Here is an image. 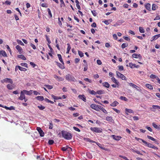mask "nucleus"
<instances>
[{"label":"nucleus","instance_id":"21","mask_svg":"<svg viewBox=\"0 0 160 160\" xmlns=\"http://www.w3.org/2000/svg\"><path fill=\"white\" fill-rule=\"evenodd\" d=\"M84 139L85 141L87 142H93V143L96 142L95 141H93L92 140L90 139V138H84Z\"/></svg>","mask_w":160,"mask_h":160},{"label":"nucleus","instance_id":"36","mask_svg":"<svg viewBox=\"0 0 160 160\" xmlns=\"http://www.w3.org/2000/svg\"><path fill=\"white\" fill-rule=\"evenodd\" d=\"M7 88L9 90H12L13 89V87L12 85L10 84H8L7 85Z\"/></svg>","mask_w":160,"mask_h":160},{"label":"nucleus","instance_id":"33","mask_svg":"<svg viewBox=\"0 0 160 160\" xmlns=\"http://www.w3.org/2000/svg\"><path fill=\"white\" fill-rule=\"evenodd\" d=\"M67 45L68 46V47L67 48V51L66 52L67 53H69V52L71 48V46L69 43H67Z\"/></svg>","mask_w":160,"mask_h":160},{"label":"nucleus","instance_id":"45","mask_svg":"<svg viewBox=\"0 0 160 160\" xmlns=\"http://www.w3.org/2000/svg\"><path fill=\"white\" fill-rule=\"evenodd\" d=\"M22 91L25 94L27 95H30V93H29V91L27 90H23Z\"/></svg>","mask_w":160,"mask_h":160},{"label":"nucleus","instance_id":"35","mask_svg":"<svg viewBox=\"0 0 160 160\" xmlns=\"http://www.w3.org/2000/svg\"><path fill=\"white\" fill-rule=\"evenodd\" d=\"M152 125L156 129H160L159 127L154 122H153L152 123Z\"/></svg>","mask_w":160,"mask_h":160},{"label":"nucleus","instance_id":"53","mask_svg":"<svg viewBox=\"0 0 160 160\" xmlns=\"http://www.w3.org/2000/svg\"><path fill=\"white\" fill-rule=\"evenodd\" d=\"M45 37H46V39L47 42H48V43H49V44L50 43H51V42L50 40V39L48 37V36L47 35H45Z\"/></svg>","mask_w":160,"mask_h":160},{"label":"nucleus","instance_id":"48","mask_svg":"<svg viewBox=\"0 0 160 160\" xmlns=\"http://www.w3.org/2000/svg\"><path fill=\"white\" fill-rule=\"evenodd\" d=\"M125 111L129 113H133V111L132 110L130 109H128L127 108L125 109Z\"/></svg>","mask_w":160,"mask_h":160},{"label":"nucleus","instance_id":"10","mask_svg":"<svg viewBox=\"0 0 160 160\" xmlns=\"http://www.w3.org/2000/svg\"><path fill=\"white\" fill-rule=\"evenodd\" d=\"M25 98V96L23 92L21 91L20 92V96L18 98V99L21 100H22Z\"/></svg>","mask_w":160,"mask_h":160},{"label":"nucleus","instance_id":"20","mask_svg":"<svg viewBox=\"0 0 160 160\" xmlns=\"http://www.w3.org/2000/svg\"><path fill=\"white\" fill-rule=\"evenodd\" d=\"M58 59L60 61L63 65H64V62H63L61 55L60 54H58Z\"/></svg>","mask_w":160,"mask_h":160},{"label":"nucleus","instance_id":"46","mask_svg":"<svg viewBox=\"0 0 160 160\" xmlns=\"http://www.w3.org/2000/svg\"><path fill=\"white\" fill-rule=\"evenodd\" d=\"M17 42H18V43L20 45H21L22 46H23L24 45V43L22 42V41H21L20 40H19L18 39L17 40Z\"/></svg>","mask_w":160,"mask_h":160},{"label":"nucleus","instance_id":"58","mask_svg":"<svg viewBox=\"0 0 160 160\" xmlns=\"http://www.w3.org/2000/svg\"><path fill=\"white\" fill-rule=\"evenodd\" d=\"M53 127V125L52 122L50 123L49 125V128L50 129H52Z\"/></svg>","mask_w":160,"mask_h":160},{"label":"nucleus","instance_id":"9","mask_svg":"<svg viewBox=\"0 0 160 160\" xmlns=\"http://www.w3.org/2000/svg\"><path fill=\"white\" fill-rule=\"evenodd\" d=\"M99 105H96L95 104H92L90 105V107L92 109L95 110L96 111H98V108H99Z\"/></svg>","mask_w":160,"mask_h":160},{"label":"nucleus","instance_id":"13","mask_svg":"<svg viewBox=\"0 0 160 160\" xmlns=\"http://www.w3.org/2000/svg\"><path fill=\"white\" fill-rule=\"evenodd\" d=\"M112 137L113 139L117 141H119L122 138V137L120 136H116L115 135H112Z\"/></svg>","mask_w":160,"mask_h":160},{"label":"nucleus","instance_id":"6","mask_svg":"<svg viewBox=\"0 0 160 160\" xmlns=\"http://www.w3.org/2000/svg\"><path fill=\"white\" fill-rule=\"evenodd\" d=\"M1 82L2 83H4V82H9L11 84L13 83L12 80L11 79L7 78L2 80Z\"/></svg>","mask_w":160,"mask_h":160},{"label":"nucleus","instance_id":"41","mask_svg":"<svg viewBox=\"0 0 160 160\" xmlns=\"http://www.w3.org/2000/svg\"><path fill=\"white\" fill-rule=\"evenodd\" d=\"M44 86L49 89H51L53 88V87L52 86L49 85H45Z\"/></svg>","mask_w":160,"mask_h":160},{"label":"nucleus","instance_id":"42","mask_svg":"<svg viewBox=\"0 0 160 160\" xmlns=\"http://www.w3.org/2000/svg\"><path fill=\"white\" fill-rule=\"evenodd\" d=\"M139 32L142 33H143L144 32V30L142 27H140L139 28Z\"/></svg>","mask_w":160,"mask_h":160},{"label":"nucleus","instance_id":"24","mask_svg":"<svg viewBox=\"0 0 160 160\" xmlns=\"http://www.w3.org/2000/svg\"><path fill=\"white\" fill-rule=\"evenodd\" d=\"M57 63V65L61 69H63L64 68V66H63V65L62 64H61L60 63L56 62Z\"/></svg>","mask_w":160,"mask_h":160},{"label":"nucleus","instance_id":"62","mask_svg":"<svg viewBox=\"0 0 160 160\" xmlns=\"http://www.w3.org/2000/svg\"><path fill=\"white\" fill-rule=\"evenodd\" d=\"M112 109L117 113H119L120 112V111L119 110H118L115 108H113Z\"/></svg>","mask_w":160,"mask_h":160},{"label":"nucleus","instance_id":"59","mask_svg":"<svg viewBox=\"0 0 160 160\" xmlns=\"http://www.w3.org/2000/svg\"><path fill=\"white\" fill-rule=\"evenodd\" d=\"M123 38L128 41H130V39L128 37L124 36L123 37Z\"/></svg>","mask_w":160,"mask_h":160},{"label":"nucleus","instance_id":"55","mask_svg":"<svg viewBox=\"0 0 160 160\" xmlns=\"http://www.w3.org/2000/svg\"><path fill=\"white\" fill-rule=\"evenodd\" d=\"M91 12L93 16L94 17L96 16L97 13L95 10L92 11Z\"/></svg>","mask_w":160,"mask_h":160},{"label":"nucleus","instance_id":"19","mask_svg":"<svg viewBox=\"0 0 160 160\" xmlns=\"http://www.w3.org/2000/svg\"><path fill=\"white\" fill-rule=\"evenodd\" d=\"M54 77L56 79H57L59 81H62L64 79L63 78L58 77L56 75H54Z\"/></svg>","mask_w":160,"mask_h":160},{"label":"nucleus","instance_id":"63","mask_svg":"<svg viewBox=\"0 0 160 160\" xmlns=\"http://www.w3.org/2000/svg\"><path fill=\"white\" fill-rule=\"evenodd\" d=\"M73 128L76 131H78V132H80V130L78 128L75 127H73Z\"/></svg>","mask_w":160,"mask_h":160},{"label":"nucleus","instance_id":"51","mask_svg":"<svg viewBox=\"0 0 160 160\" xmlns=\"http://www.w3.org/2000/svg\"><path fill=\"white\" fill-rule=\"evenodd\" d=\"M78 53L80 57H82L83 56V53L81 51L79 50L78 51Z\"/></svg>","mask_w":160,"mask_h":160},{"label":"nucleus","instance_id":"5","mask_svg":"<svg viewBox=\"0 0 160 160\" xmlns=\"http://www.w3.org/2000/svg\"><path fill=\"white\" fill-rule=\"evenodd\" d=\"M116 73L117 76L118 77L121 78L123 80H126V77L123 75L122 74L118 71H116Z\"/></svg>","mask_w":160,"mask_h":160},{"label":"nucleus","instance_id":"30","mask_svg":"<svg viewBox=\"0 0 160 160\" xmlns=\"http://www.w3.org/2000/svg\"><path fill=\"white\" fill-rule=\"evenodd\" d=\"M135 64H133L132 62H130L129 63V66L131 68H135Z\"/></svg>","mask_w":160,"mask_h":160},{"label":"nucleus","instance_id":"22","mask_svg":"<svg viewBox=\"0 0 160 160\" xmlns=\"http://www.w3.org/2000/svg\"><path fill=\"white\" fill-rule=\"evenodd\" d=\"M145 86L147 87V88L150 90H152L153 89L152 86L150 84H145Z\"/></svg>","mask_w":160,"mask_h":160},{"label":"nucleus","instance_id":"2","mask_svg":"<svg viewBox=\"0 0 160 160\" xmlns=\"http://www.w3.org/2000/svg\"><path fill=\"white\" fill-rule=\"evenodd\" d=\"M61 133L62 137L67 140H70L72 139V134L67 132L66 131H62L61 132Z\"/></svg>","mask_w":160,"mask_h":160},{"label":"nucleus","instance_id":"12","mask_svg":"<svg viewBox=\"0 0 160 160\" xmlns=\"http://www.w3.org/2000/svg\"><path fill=\"white\" fill-rule=\"evenodd\" d=\"M96 144H97V145L100 148H101V149H103V150H104L105 151H109V150L108 149V148H105V147H102V144H101L98 143V142H95Z\"/></svg>","mask_w":160,"mask_h":160},{"label":"nucleus","instance_id":"26","mask_svg":"<svg viewBox=\"0 0 160 160\" xmlns=\"http://www.w3.org/2000/svg\"><path fill=\"white\" fill-rule=\"evenodd\" d=\"M4 108L6 110H12L15 109L12 106H10V107H8L6 106H5L4 107Z\"/></svg>","mask_w":160,"mask_h":160},{"label":"nucleus","instance_id":"54","mask_svg":"<svg viewBox=\"0 0 160 160\" xmlns=\"http://www.w3.org/2000/svg\"><path fill=\"white\" fill-rule=\"evenodd\" d=\"M118 67V69L119 71H122L124 69L123 67L122 66H119Z\"/></svg>","mask_w":160,"mask_h":160},{"label":"nucleus","instance_id":"31","mask_svg":"<svg viewBox=\"0 0 160 160\" xmlns=\"http://www.w3.org/2000/svg\"><path fill=\"white\" fill-rule=\"evenodd\" d=\"M112 21V20L111 19H108L104 21H102L104 23H105L106 25H108L110 22Z\"/></svg>","mask_w":160,"mask_h":160},{"label":"nucleus","instance_id":"49","mask_svg":"<svg viewBox=\"0 0 160 160\" xmlns=\"http://www.w3.org/2000/svg\"><path fill=\"white\" fill-rule=\"evenodd\" d=\"M147 137L149 139H151L152 140L154 141H156V139H155V138H153V137H152L148 135Z\"/></svg>","mask_w":160,"mask_h":160},{"label":"nucleus","instance_id":"18","mask_svg":"<svg viewBox=\"0 0 160 160\" xmlns=\"http://www.w3.org/2000/svg\"><path fill=\"white\" fill-rule=\"evenodd\" d=\"M119 104V103L116 101H114L112 103L110 104V106L112 107H114L116 106Z\"/></svg>","mask_w":160,"mask_h":160},{"label":"nucleus","instance_id":"27","mask_svg":"<svg viewBox=\"0 0 160 160\" xmlns=\"http://www.w3.org/2000/svg\"><path fill=\"white\" fill-rule=\"evenodd\" d=\"M18 58H21L23 60H26V58L22 54L19 55L18 56Z\"/></svg>","mask_w":160,"mask_h":160},{"label":"nucleus","instance_id":"64","mask_svg":"<svg viewBox=\"0 0 160 160\" xmlns=\"http://www.w3.org/2000/svg\"><path fill=\"white\" fill-rule=\"evenodd\" d=\"M30 46L32 48L34 49H36V48L35 45L33 44L32 43H31L30 45Z\"/></svg>","mask_w":160,"mask_h":160},{"label":"nucleus","instance_id":"40","mask_svg":"<svg viewBox=\"0 0 160 160\" xmlns=\"http://www.w3.org/2000/svg\"><path fill=\"white\" fill-rule=\"evenodd\" d=\"M48 12V14L49 16V17L51 18L52 17V15L51 13V11L49 8H48L47 9Z\"/></svg>","mask_w":160,"mask_h":160},{"label":"nucleus","instance_id":"50","mask_svg":"<svg viewBox=\"0 0 160 160\" xmlns=\"http://www.w3.org/2000/svg\"><path fill=\"white\" fill-rule=\"evenodd\" d=\"M157 6L155 4H153L152 5V9L153 10H155L156 9Z\"/></svg>","mask_w":160,"mask_h":160},{"label":"nucleus","instance_id":"32","mask_svg":"<svg viewBox=\"0 0 160 160\" xmlns=\"http://www.w3.org/2000/svg\"><path fill=\"white\" fill-rule=\"evenodd\" d=\"M104 93V91L103 90H100L97 91L96 92V94H98L99 95H101Z\"/></svg>","mask_w":160,"mask_h":160},{"label":"nucleus","instance_id":"52","mask_svg":"<svg viewBox=\"0 0 160 160\" xmlns=\"http://www.w3.org/2000/svg\"><path fill=\"white\" fill-rule=\"evenodd\" d=\"M152 108L154 109H160V106L158 105H153L152 106Z\"/></svg>","mask_w":160,"mask_h":160},{"label":"nucleus","instance_id":"39","mask_svg":"<svg viewBox=\"0 0 160 160\" xmlns=\"http://www.w3.org/2000/svg\"><path fill=\"white\" fill-rule=\"evenodd\" d=\"M128 46V44L127 43H125L122 44L121 45V48L123 49Z\"/></svg>","mask_w":160,"mask_h":160},{"label":"nucleus","instance_id":"17","mask_svg":"<svg viewBox=\"0 0 160 160\" xmlns=\"http://www.w3.org/2000/svg\"><path fill=\"white\" fill-rule=\"evenodd\" d=\"M111 79L112 81L115 83L117 85H119V82L117 80H116L115 78L112 77L111 78Z\"/></svg>","mask_w":160,"mask_h":160},{"label":"nucleus","instance_id":"37","mask_svg":"<svg viewBox=\"0 0 160 160\" xmlns=\"http://www.w3.org/2000/svg\"><path fill=\"white\" fill-rule=\"evenodd\" d=\"M120 99L124 101H127L128 100V99L125 97L121 96L120 97Z\"/></svg>","mask_w":160,"mask_h":160},{"label":"nucleus","instance_id":"57","mask_svg":"<svg viewBox=\"0 0 160 160\" xmlns=\"http://www.w3.org/2000/svg\"><path fill=\"white\" fill-rule=\"evenodd\" d=\"M88 68V65H87V64L86 63V65H84V68L83 71H86L87 70Z\"/></svg>","mask_w":160,"mask_h":160},{"label":"nucleus","instance_id":"47","mask_svg":"<svg viewBox=\"0 0 160 160\" xmlns=\"http://www.w3.org/2000/svg\"><path fill=\"white\" fill-rule=\"evenodd\" d=\"M38 107L40 110H43L45 108V107L41 105L40 106H38Z\"/></svg>","mask_w":160,"mask_h":160},{"label":"nucleus","instance_id":"56","mask_svg":"<svg viewBox=\"0 0 160 160\" xmlns=\"http://www.w3.org/2000/svg\"><path fill=\"white\" fill-rule=\"evenodd\" d=\"M54 143V141L52 140H50L48 141V143L50 145H52Z\"/></svg>","mask_w":160,"mask_h":160},{"label":"nucleus","instance_id":"15","mask_svg":"<svg viewBox=\"0 0 160 160\" xmlns=\"http://www.w3.org/2000/svg\"><path fill=\"white\" fill-rule=\"evenodd\" d=\"M160 37V34H158L156 35L153 36L151 38V41L152 42L154 40H155L156 39H158V38Z\"/></svg>","mask_w":160,"mask_h":160},{"label":"nucleus","instance_id":"8","mask_svg":"<svg viewBox=\"0 0 160 160\" xmlns=\"http://www.w3.org/2000/svg\"><path fill=\"white\" fill-rule=\"evenodd\" d=\"M37 130L38 131L39 133L40 136L42 137H43L44 135V133L41 129V128L39 127L37 128Z\"/></svg>","mask_w":160,"mask_h":160},{"label":"nucleus","instance_id":"14","mask_svg":"<svg viewBox=\"0 0 160 160\" xmlns=\"http://www.w3.org/2000/svg\"><path fill=\"white\" fill-rule=\"evenodd\" d=\"M100 110H102L103 112L105 114L108 113V112L103 107L100 105L99 106V108H98V111H100Z\"/></svg>","mask_w":160,"mask_h":160},{"label":"nucleus","instance_id":"11","mask_svg":"<svg viewBox=\"0 0 160 160\" xmlns=\"http://www.w3.org/2000/svg\"><path fill=\"white\" fill-rule=\"evenodd\" d=\"M16 49L18 50V52L20 54L22 53L23 50L22 48L19 45H17L16 47Z\"/></svg>","mask_w":160,"mask_h":160},{"label":"nucleus","instance_id":"44","mask_svg":"<svg viewBox=\"0 0 160 160\" xmlns=\"http://www.w3.org/2000/svg\"><path fill=\"white\" fill-rule=\"evenodd\" d=\"M129 85L130 86L132 87H133V88L138 87V88H139V87H138L137 85L134 84H133L132 83H129Z\"/></svg>","mask_w":160,"mask_h":160},{"label":"nucleus","instance_id":"28","mask_svg":"<svg viewBox=\"0 0 160 160\" xmlns=\"http://www.w3.org/2000/svg\"><path fill=\"white\" fill-rule=\"evenodd\" d=\"M36 98L38 100L42 101L44 100V98L42 96H38L36 97Z\"/></svg>","mask_w":160,"mask_h":160},{"label":"nucleus","instance_id":"38","mask_svg":"<svg viewBox=\"0 0 160 160\" xmlns=\"http://www.w3.org/2000/svg\"><path fill=\"white\" fill-rule=\"evenodd\" d=\"M52 97L54 99V100H58L59 99H61L62 98L61 97L56 96L54 95H52Z\"/></svg>","mask_w":160,"mask_h":160},{"label":"nucleus","instance_id":"43","mask_svg":"<svg viewBox=\"0 0 160 160\" xmlns=\"http://www.w3.org/2000/svg\"><path fill=\"white\" fill-rule=\"evenodd\" d=\"M20 65L23 67H24L26 68H28V64L25 62L21 63L20 64Z\"/></svg>","mask_w":160,"mask_h":160},{"label":"nucleus","instance_id":"4","mask_svg":"<svg viewBox=\"0 0 160 160\" xmlns=\"http://www.w3.org/2000/svg\"><path fill=\"white\" fill-rule=\"evenodd\" d=\"M65 78L66 80L69 81L75 82V78L69 74H68L66 76Z\"/></svg>","mask_w":160,"mask_h":160},{"label":"nucleus","instance_id":"25","mask_svg":"<svg viewBox=\"0 0 160 160\" xmlns=\"http://www.w3.org/2000/svg\"><path fill=\"white\" fill-rule=\"evenodd\" d=\"M146 8L148 10H151V5L149 3H147L145 5Z\"/></svg>","mask_w":160,"mask_h":160},{"label":"nucleus","instance_id":"3","mask_svg":"<svg viewBox=\"0 0 160 160\" xmlns=\"http://www.w3.org/2000/svg\"><path fill=\"white\" fill-rule=\"evenodd\" d=\"M90 129L92 131L97 133H101L103 131L102 129L99 128L91 127Z\"/></svg>","mask_w":160,"mask_h":160},{"label":"nucleus","instance_id":"1","mask_svg":"<svg viewBox=\"0 0 160 160\" xmlns=\"http://www.w3.org/2000/svg\"><path fill=\"white\" fill-rule=\"evenodd\" d=\"M135 139L137 141H138L139 140H141L142 141V142H143L146 145L147 147H148L150 148H153L154 149H156V150L158 149V148L157 147L155 146L154 145H153L152 144L149 143L142 139L139 138H138L136 137H135Z\"/></svg>","mask_w":160,"mask_h":160},{"label":"nucleus","instance_id":"16","mask_svg":"<svg viewBox=\"0 0 160 160\" xmlns=\"http://www.w3.org/2000/svg\"><path fill=\"white\" fill-rule=\"evenodd\" d=\"M78 98L82 100L83 101H84L85 102H86V97L84 95L82 94V95H79L78 96Z\"/></svg>","mask_w":160,"mask_h":160},{"label":"nucleus","instance_id":"34","mask_svg":"<svg viewBox=\"0 0 160 160\" xmlns=\"http://www.w3.org/2000/svg\"><path fill=\"white\" fill-rule=\"evenodd\" d=\"M102 85L103 86L107 88H108L110 86L109 84L107 82L103 83Z\"/></svg>","mask_w":160,"mask_h":160},{"label":"nucleus","instance_id":"7","mask_svg":"<svg viewBox=\"0 0 160 160\" xmlns=\"http://www.w3.org/2000/svg\"><path fill=\"white\" fill-rule=\"evenodd\" d=\"M18 69L21 71H26L27 70V69L26 68L21 67L18 65H17L15 67V71H17Z\"/></svg>","mask_w":160,"mask_h":160},{"label":"nucleus","instance_id":"60","mask_svg":"<svg viewBox=\"0 0 160 160\" xmlns=\"http://www.w3.org/2000/svg\"><path fill=\"white\" fill-rule=\"evenodd\" d=\"M119 157L121 158H123V159H124L125 160H128V158H127L125 156H122L121 155H120L119 156Z\"/></svg>","mask_w":160,"mask_h":160},{"label":"nucleus","instance_id":"61","mask_svg":"<svg viewBox=\"0 0 160 160\" xmlns=\"http://www.w3.org/2000/svg\"><path fill=\"white\" fill-rule=\"evenodd\" d=\"M89 93H90L91 94H96V92H95L94 90H92L90 91L89 92Z\"/></svg>","mask_w":160,"mask_h":160},{"label":"nucleus","instance_id":"23","mask_svg":"<svg viewBox=\"0 0 160 160\" xmlns=\"http://www.w3.org/2000/svg\"><path fill=\"white\" fill-rule=\"evenodd\" d=\"M0 54L4 57H7V55L6 52L3 50H2L0 51Z\"/></svg>","mask_w":160,"mask_h":160},{"label":"nucleus","instance_id":"29","mask_svg":"<svg viewBox=\"0 0 160 160\" xmlns=\"http://www.w3.org/2000/svg\"><path fill=\"white\" fill-rule=\"evenodd\" d=\"M106 120L108 121L112 122L113 121V119L111 117L108 116L106 118Z\"/></svg>","mask_w":160,"mask_h":160}]
</instances>
